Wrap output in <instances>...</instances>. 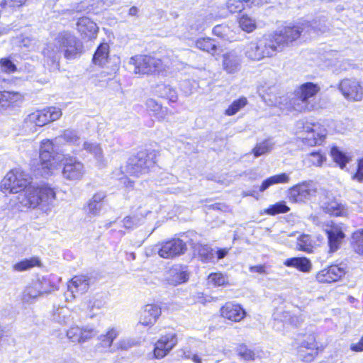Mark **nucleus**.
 Returning a JSON list of instances; mask_svg holds the SVG:
<instances>
[{
  "mask_svg": "<svg viewBox=\"0 0 363 363\" xmlns=\"http://www.w3.org/2000/svg\"><path fill=\"white\" fill-rule=\"evenodd\" d=\"M30 184V177L28 174L20 169H13L0 182V190L11 194L20 193L19 203L26 208L40 207L47 211L53 206L56 199L53 187L48 184L28 187Z\"/></svg>",
  "mask_w": 363,
  "mask_h": 363,
  "instance_id": "f257e3e1",
  "label": "nucleus"
},
{
  "mask_svg": "<svg viewBox=\"0 0 363 363\" xmlns=\"http://www.w3.org/2000/svg\"><path fill=\"white\" fill-rule=\"evenodd\" d=\"M82 52V43L72 33L62 31L57 34L53 43L47 45L43 55L47 62L51 63L52 69H58L62 55L69 60L79 57Z\"/></svg>",
  "mask_w": 363,
  "mask_h": 363,
  "instance_id": "f03ea898",
  "label": "nucleus"
},
{
  "mask_svg": "<svg viewBox=\"0 0 363 363\" xmlns=\"http://www.w3.org/2000/svg\"><path fill=\"white\" fill-rule=\"evenodd\" d=\"M60 143H56L55 140H44L42 141L40 148V166L38 171L42 177H48L51 173L52 167L64 159V155L59 152L57 147Z\"/></svg>",
  "mask_w": 363,
  "mask_h": 363,
  "instance_id": "7ed1b4c3",
  "label": "nucleus"
},
{
  "mask_svg": "<svg viewBox=\"0 0 363 363\" xmlns=\"http://www.w3.org/2000/svg\"><path fill=\"white\" fill-rule=\"evenodd\" d=\"M155 164L156 152L155 151H140L128 158L125 171L128 174L138 177L149 173Z\"/></svg>",
  "mask_w": 363,
  "mask_h": 363,
  "instance_id": "20e7f679",
  "label": "nucleus"
},
{
  "mask_svg": "<svg viewBox=\"0 0 363 363\" xmlns=\"http://www.w3.org/2000/svg\"><path fill=\"white\" fill-rule=\"evenodd\" d=\"M319 91L318 85L313 82L301 85L296 92V97L291 101L294 109L299 112L313 110L316 106L315 97Z\"/></svg>",
  "mask_w": 363,
  "mask_h": 363,
  "instance_id": "39448f33",
  "label": "nucleus"
},
{
  "mask_svg": "<svg viewBox=\"0 0 363 363\" xmlns=\"http://www.w3.org/2000/svg\"><path fill=\"white\" fill-rule=\"evenodd\" d=\"M296 133L301 135V138L305 145L311 147L322 144L326 135V130L319 124L309 123L303 120L296 122Z\"/></svg>",
  "mask_w": 363,
  "mask_h": 363,
  "instance_id": "423d86ee",
  "label": "nucleus"
},
{
  "mask_svg": "<svg viewBox=\"0 0 363 363\" xmlns=\"http://www.w3.org/2000/svg\"><path fill=\"white\" fill-rule=\"evenodd\" d=\"M128 65L135 74H153L162 69V62L151 55H138L130 58Z\"/></svg>",
  "mask_w": 363,
  "mask_h": 363,
  "instance_id": "0eeeda50",
  "label": "nucleus"
},
{
  "mask_svg": "<svg viewBox=\"0 0 363 363\" xmlns=\"http://www.w3.org/2000/svg\"><path fill=\"white\" fill-rule=\"evenodd\" d=\"M298 357L304 362H311L318 354V345L313 333L298 334L296 339Z\"/></svg>",
  "mask_w": 363,
  "mask_h": 363,
  "instance_id": "6e6552de",
  "label": "nucleus"
},
{
  "mask_svg": "<svg viewBox=\"0 0 363 363\" xmlns=\"http://www.w3.org/2000/svg\"><path fill=\"white\" fill-rule=\"evenodd\" d=\"M302 33L303 35L306 34L303 22L298 23L296 25L286 26L274 33L282 50L286 47L292 45L301 37Z\"/></svg>",
  "mask_w": 363,
  "mask_h": 363,
  "instance_id": "1a4fd4ad",
  "label": "nucleus"
},
{
  "mask_svg": "<svg viewBox=\"0 0 363 363\" xmlns=\"http://www.w3.org/2000/svg\"><path fill=\"white\" fill-rule=\"evenodd\" d=\"M186 250V242L179 238H173L155 246L158 255L164 259H172L183 255Z\"/></svg>",
  "mask_w": 363,
  "mask_h": 363,
  "instance_id": "9d476101",
  "label": "nucleus"
},
{
  "mask_svg": "<svg viewBox=\"0 0 363 363\" xmlns=\"http://www.w3.org/2000/svg\"><path fill=\"white\" fill-rule=\"evenodd\" d=\"M62 115L61 110L56 107H48L29 114L25 119L26 123L42 127L50 122L56 121Z\"/></svg>",
  "mask_w": 363,
  "mask_h": 363,
  "instance_id": "9b49d317",
  "label": "nucleus"
},
{
  "mask_svg": "<svg viewBox=\"0 0 363 363\" xmlns=\"http://www.w3.org/2000/svg\"><path fill=\"white\" fill-rule=\"evenodd\" d=\"M62 161L65 162L63 163L64 167L62 174L65 179L78 181L83 177L85 173V168L83 163L72 157H65L64 156Z\"/></svg>",
  "mask_w": 363,
  "mask_h": 363,
  "instance_id": "f8f14e48",
  "label": "nucleus"
},
{
  "mask_svg": "<svg viewBox=\"0 0 363 363\" xmlns=\"http://www.w3.org/2000/svg\"><path fill=\"white\" fill-rule=\"evenodd\" d=\"M338 89L347 100L359 101L363 99V86L354 79H342Z\"/></svg>",
  "mask_w": 363,
  "mask_h": 363,
  "instance_id": "ddd939ff",
  "label": "nucleus"
},
{
  "mask_svg": "<svg viewBox=\"0 0 363 363\" xmlns=\"http://www.w3.org/2000/svg\"><path fill=\"white\" fill-rule=\"evenodd\" d=\"M347 267L345 263L332 264L320 271L316 279L320 283H332L339 281L347 272Z\"/></svg>",
  "mask_w": 363,
  "mask_h": 363,
  "instance_id": "4468645a",
  "label": "nucleus"
},
{
  "mask_svg": "<svg viewBox=\"0 0 363 363\" xmlns=\"http://www.w3.org/2000/svg\"><path fill=\"white\" fill-rule=\"evenodd\" d=\"M177 337L175 333H169L156 342L154 348V356L156 359L164 357L177 345Z\"/></svg>",
  "mask_w": 363,
  "mask_h": 363,
  "instance_id": "2eb2a0df",
  "label": "nucleus"
},
{
  "mask_svg": "<svg viewBox=\"0 0 363 363\" xmlns=\"http://www.w3.org/2000/svg\"><path fill=\"white\" fill-rule=\"evenodd\" d=\"M315 193V189L312 182H304L298 184L289 189V191L290 199L296 202L308 199L313 196Z\"/></svg>",
  "mask_w": 363,
  "mask_h": 363,
  "instance_id": "dca6fc26",
  "label": "nucleus"
},
{
  "mask_svg": "<svg viewBox=\"0 0 363 363\" xmlns=\"http://www.w3.org/2000/svg\"><path fill=\"white\" fill-rule=\"evenodd\" d=\"M257 42L261 53L263 55V58L273 56L277 52L282 51L279 43H278L276 35L274 33L264 35Z\"/></svg>",
  "mask_w": 363,
  "mask_h": 363,
  "instance_id": "f3484780",
  "label": "nucleus"
},
{
  "mask_svg": "<svg viewBox=\"0 0 363 363\" xmlns=\"http://www.w3.org/2000/svg\"><path fill=\"white\" fill-rule=\"evenodd\" d=\"M325 231L328 238L330 252L337 251L345 237L342 227L339 225H333Z\"/></svg>",
  "mask_w": 363,
  "mask_h": 363,
  "instance_id": "a211bd4d",
  "label": "nucleus"
},
{
  "mask_svg": "<svg viewBox=\"0 0 363 363\" xmlns=\"http://www.w3.org/2000/svg\"><path fill=\"white\" fill-rule=\"evenodd\" d=\"M220 314L226 319L238 322L245 317L246 312L240 304L228 302L220 308Z\"/></svg>",
  "mask_w": 363,
  "mask_h": 363,
  "instance_id": "6ab92c4d",
  "label": "nucleus"
},
{
  "mask_svg": "<svg viewBox=\"0 0 363 363\" xmlns=\"http://www.w3.org/2000/svg\"><path fill=\"white\" fill-rule=\"evenodd\" d=\"M242 56L236 50H231L223 55V69L229 74L238 72L241 67Z\"/></svg>",
  "mask_w": 363,
  "mask_h": 363,
  "instance_id": "aec40b11",
  "label": "nucleus"
},
{
  "mask_svg": "<svg viewBox=\"0 0 363 363\" xmlns=\"http://www.w3.org/2000/svg\"><path fill=\"white\" fill-rule=\"evenodd\" d=\"M96 332L91 328H82L78 326L71 327L67 332V337L73 342L82 343L91 338Z\"/></svg>",
  "mask_w": 363,
  "mask_h": 363,
  "instance_id": "412c9836",
  "label": "nucleus"
},
{
  "mask_svg": "<svg viewBox=\"0 0 363 363\" xmlns=\"http://www.w3.org/2000/svg\"><path fill=\"white\" fill-rule=\"evenodd\" d=\"M92 283L91 278L87 275H77L71 279L68 289L72 294L79 293L83 294L89 290Z\"/></svg>",
  "mask_w": 363,
  "mask_h": 363,
  "instance_id": "4be33fe9",
  "label": "nucleus"
},
{
  "mask_svg": "<svg viewBox=\"0 0 363 363\" xmlns=\"http://www.w3.org/2000/svg\"><path fill=\"white\" fill-rule=\"evenodd\" d=\"M77 26L79 32L84 38L91 40L96 37L99 28L90 18L87 17L79 18L77 21Z\"/></svg>",
  "mask_w": 363,
  "mask_h": 363,
  "instance_id": "5701e85b",
  "label": "nucleus"
},
{
  "mask_svg": "<svg viewBox=\"0 0 363 363\" xmlns=\"http://www.w3.org/2000/svg\"><path fill=\"white\" fill-rule=\"evenodd\" d=\"M161 315V308L155 304L146 305L141 312L140 323L145 326L153 325Z\"/></svg>",
  "mask_w": 363,
  "mask_h": 363,
  "instance_id": "b1692460",
  "label": "nucleus"
},
{
  "mask_svg": "<svg viewBox=\"0 0 363 363\" xmlns=\"http://www.w3.org/2000/svg\"><path fill=\"white\" fill-rule=\"evenodd\" d=\"M165 279L167 283L172 286L184 283L189 279V274L181 267H174L167 271Z\"/></svg>",
  "mask_w": 363,
  "mask_h": 363,
  "instance_id": "393cba45",
  "label": "nucleus"
},
{
  "mask_svg": "<svg viewBox=\"0 0 363 363\" xmlns=\"http://www.w3.org/2000/svg\"><path fill=\"white\" fill-rule=\"evenodd\" d=\"M47 292L48 290L43 287V283L40 280H36L33 281L24 290L23 300L28 302Z\"/></svg>",
  "mask_w": 363,
  "mask_h": 363,
  "instance_id": "a878e982",
  "label": "nucleus"
},
{
  "mask_svg": "<svg viewBox=\"0 0 363 363\" xmlns=\"http://www.w3.org/2000/svg\"><path fill=\"white\" fill-rule=\"evenodd\" d=\"M106 194L104 192H98L95 194L91 199L87 203V206L85 208L86 212L91 216H96L99 214L102 206L103 200L105 199Z\"/></svg>",
  "mask_w": 363,
  "mask_h": 363,
  "instance_id": "bb28decb",
  "label": "nucleus"
},
{
  "mask_svg": "<svg viewBox=\"0 0 363 363\" xmlns=\"http://www.w3.org/2000/svg\"><path fill=\"white\" fill-rule=\"evenodd\" d=\"M303 26L306 27V33H324L328 30L326 25V18L324 16L319 17L318 19H314L312 22L303 21Z\"/></svg>",
  "mask_w": 363,
  "mask_h": 363,
  "instance_id": "cd10ccee",
  "label": "nucleus"
},
{
  "mask_svg": "<svg viewBox=\"0 0 363 363\" xmlns=\"http://www.w3.org/2000/svg\"><path fill=\"white\" fill-rule=\"evenodd\" d=\"M109 45L106 43H101L96 48L92 58L94 65L103 67L108 61Z\"/></svg>",
  "mask_w": 363,
  "mask_h": 363,
  "instance_id": "c85d7f7f",
  "label": "nucleus"
},
{
  "mask_svg": "<svg viewBox=\"0 0 363 363\" xmlns=\"http://www.w3.org/2000/svg\"><path fill=\"white\" fill-rule=\"evenodd\" d=\"M286 267H295L303 272H308L311 269V261L306 257H291L284 262Z\"/></svg>",
  "mask_w": 363,
  "mask_h": 363,
  "instance_id": "c756f323",
  "label": "nucleus"
},
{
  "mask_svg": "<svg viewBox=\"0 0 363 363\" xmlns=\"http://www.w3.org/2000/svg\"><path fill=\"white\" fill-rule=\"evenodd\" d=\"M323 211L331 216H340L346 213L345 206L336 200H332L323 203Z\"/></svg>",
  "mask_w": 363,
  "mask_h": 363,
  "instance_id": "7c9ffc66",
  "label": "nucleus"
},
{
  "mask_svg": "<svg viewBox=\"0 0 363 363\" xmlns=\"http://www.w3.org/2000/svg\"><path fill=\"white\" fill-rule=\"evenodd\" d=\"M196 47L204 52L214 55L218 50V44L211 38H200L195 42Z\"/></svg>",
  "mask_w": 363,
  "mask_h": 363,
  "instance_id": "2f4dec72",
  "label": "nucleus"
},
{
  "mask_svg": "<svg viewBox=\"0 0 363 363\" xmlns=\"http://www.w3.org/2000/svg\"><path fill=\"white\" fill-rule=\"evenodd\" d=\"M289 182V177L286 173L276 174L264 179L259 186V191L263 192L269 186L277 184H285Z\"/></svg>",
  "mask_w": 363,
  "mask_h": 363,
  "instance_id": "473e14b6",
  "label": "nucleus"
},
{
  "mask_svg": "<svg viewBox=\"0 0 363 363\" xmlns=\"http://www.w3.org/2000/svg\"><path fill=\"white\" fill-rule=\"evenodd\" d=\"M55 141L56 143L62 144L65 142L76 146H79L82 142L77 132L69 129L65 130L61 135L56 137Z\"/></svg>",
  "mask_w": 363,
  "mask_h": 363,
  "instance_id": "72a5a7b5",
  "label": "nucleus"
},
{
  "mask_svg": "<svg viewBox=\"0 0 363 363\" xmlns=\"http://www.w3.org/2000/svg\"><path fill=\"white\" fill-rule=\"evenodd\" d=\"M21 94L16 91H0V108H6L21 99Z\"/></svg>",
  "mask_w": 363,
  "mask_h": 363,
  "instance_id": "f704fd0d",
  "label": "nucleus"
},
{
  "mask_svg": "<svg viewBox=\"0 0 363 363\" xmlns=\"http://www.w3.org/2000/svg\"><path fill=\"white\" fill-rule=\"evenodd\" d=\"M193 247L201 258V260L203 262H213L214 259V254L213 249L208 245H203L201 243L194 244Z\"/></svg>",
  "mask_w": 363,
  "mask_h": 363,
  "instance_id": "c9c22d12",
  "label": "nucleus"
},
{
  "mask_svg": "<svg viewBox=\"0 0 363 363\" xmlns=\"http://www.w3.org/2000/svg\"><path fill=\"white\" fill-rule=\"evenodd\" d=\"M350 243L353 250L363 256V228L357 229L352 234Z\"/></svg>",
  "mask_w": 363,
  "mask_h": 363,
  "instance_id": "e433bc0d",
  "label": "nucleus"
},
{
  "mask_svg": "<svg viewBox=\"0 0 363 363\" xmlns=\"http://www.w3.org/2000/svg\"><path fill=\"white\" fill-rule=\"evenodd\" d=\"M245 55L248 59L252 60H260L263 59V55L261 53L257 41L251 42L245 46Z\"/></svg>",
  "mask_w": 363,
  "mask_h": 363,
  "instance_id": "4c0bfd02",
  "label": "nucleus"
},
{
  "mask_svg": "<svg viewBox=\"0 0 363 363\" xmlns=\"http://www.w3.org/2000/svg\"><path fill=\"white\" fill-rule=\"evenodd\" d=\"M274 145V143L272 139H267L263 142L257 144L252 149V152L256 157L261 156L265 153L270 152Z\"/></svg>",
  "mask_w": 363,
  "mask_h": 363,
  "instance_id": "58836bf2",
  "label": "nucleus"
},
{
  "mask_svg": "<svg viewBox=\"0 0 363 363\" xmlns=\"http://www.w3.org/2000/svg\"><path fill=\"white\" fill-rule=\"evenodd\" d=\"M313 244L311 235L302 234L297 240V249L306 252L313 251Z\"/></svg>",
  "mask_w": 363,
  "mask_h": 363,
  "instance_id": "ea45409f",
  "label": "nucleus"
},
{
  "mask_svg": "<svg viewBox=\"0 0 363 363\" xmlns=\"http://www.w3.org/2000/svg\"><path fill=\"white\" fill-rule=\"evenodd\" d=\"M330 153L333 160L340 166L341 169H343L349 162L350 160L348 157L338 147H333L331 148Z\"/></svg>",
  "mask_w": 363,
  "mask_h": 363,
  "instance_id": "a19ab883",
  "label": "nucleus"
},
{
  "mask_svg": "<svg viewBox=\"0 0 363 363\" xmlns=\"http://www.w3.org/2000/svg\"><path fill=\"white\" fill-rule=\"evenodd\" d=\"M208 281L215 286H226L229 284L228 277L220 272L211 273Z\"/></svg>",
  "mask_w": 363,
  "mask_h": 363,
  "instance_id": "79ce46f5",
  "label": "nucleus"
},
{
  "mask_svg": "<svg viewBox=\"0 0 363 363\" xmlns=\"http://www.w3.org/2000/svg\"><path fill=\"white\" fill-rule=\"evenodd\" d=\"M289 210L290 208L285 201H279L275 204L269 206L264 210V212L268 215L275 216L279 213H287Z\"/></svg>",
  "mask_w": 363,
  "mask_h": 363,
  "instance_id": "37998d69",
  "label": "nucleus"
},
{
  "mask_svg": "<svg viewBox=\"0 0 363 363\" xmlns=\"http://www.w3.org/2000/svg\"><path fill=\"white\" fill-rule=\"evenodd\" d=\"M117 336L118 332L114 328H112L106 335H101L99 337L100 345L104 349H109Z\"/></svg>",
  "mask_w": 363,
  "mask_h": 363,
  "instance_id": "c03bdc74",
  "label": "nucleus"
},
{
  "mask_svg": "<svg viewBox=\"0 0 363 363\" xmlns=\"http://www.w3.org/2000/svg\"><path fill=\"white\" fill-rule=\"evenodd\" d=\"M82 146L84 150L93 154L99 162H101L103 160L102 150L99 144L96 143H91L89 142H84Z\"/></svg>",
  "mask_w": 363,
  "mask_h": 363,
  "instance_id": "a18cd8bd",
  "label": "nucleus"
},
{
  "mask_svg": "<svg viewBox=\"0 0 363 363\" xmlns=\"http://www.w3.org/2000/svg\"><path fill=\"white\" fill-rule=\"evenodd\" d=\"M247 103L245 97H240L235 100L225 110V113L227 116H233L237 113L242 108H243Z\"/></svg>",
  "mask_w": 363,
  "mask_h": 363,
  "instance_id": "49530a36",
  "label": "nucleus"
},
{
  "mask_svg": "<svg viewBox=\"0 0 363 363\" xmlns=\"http://www.w3.org/2000/svg\"><path fill=\"white\" fill-rule=\"evenodd\" d=\"M240 28L247 32H252L256 28V23L255 19L248 16L243 15L239 21Z\"/></svg>",
  "mask_w": 363,
  "mask_h": 363,
  "instance_id": "de8ad7c7",
  "label": "nucleus"
},
{
  "mask_svg": "<svg viewBox=\"0 0 363 363\" xmlns=\"http://www.w3.org/2000/svg\"><path fill=\"white\" fill-rule=\"evenodd\" d=\"M306 160L313 165L318 167L320 166L325 160V156L321 153L320 150L313 151L308 154Z\"/></svg>",
  "mask_w": 363,
  "mask_h": 363,
  "instance_id": "09e8293b",
  "label": "nucleus"
},
{
  "mask_svg": "<svg viewBox=\"0 0 363 363\" xmlns=\"http://www.w3.org/2000/svg\"><path fill=\"white\" fill-rule=\"evenodd\" d=\"M247 0H228L227 2V8L231 13H238L242 11L247 7Z\"/></svg>",
  "mask_w": 363,
  "mask_h": 363,
  "instance_id": "8fccbe9b",
  "label": "nucleus"
},
{
  "mask_svg": "<svg viewBox=\"0 0 363 363\" xmlns=\"http://www.w3.org/2000/svg\"><path fill=\"white\" fill-rule=\"evenodd\" d=\"M160 91L162 92V96L167 98L172 102H174L177 99V91L174 89L172 88L169 85H162L159 87Z\"/></svg>",
  "mask_w": 363,
  "mask_h": 363,
  "instance_id": "3c124183",
  "label": "nucleus"
},
{
  "mask_svg": "<svg viewBox=\"0 0 363 363\" xmlns=\"http://www.w3.org/2000/svg\"><path fill=\"white\" fill-rule=\"evenodd\" d=\"M237 352L245 361H253L255 359V352L248 349L245 345H239L237 348Z\"/></svg>",
  "mask_w": 363,
  "mask_h": 363,
  "instance_id": "603ef678",
  "label": "nucleus"
},
{
  "mask_svg": "<svg viewBox=\"0 0 363 363\" xmlns=\"http://www.w3.org/2000/svg\"><path fill=\"white\" fill-rule=\"evenodd\" d=\"M38 261L35 259H26L14 264L13 269L18 272H22L30 269L36 265Z\"/></svg>",
  "mask_w": 363,
  "mask_h": 363,
  "instance_id": "864d4df0",
  "label": "nucleus"
},
{
  "mask_svg": "<svg viewBox=\"0 0 363 363\" xmlns=\"http://www.w3.org/2000/svg\"><path fill=\"white\" fill-rule=\"evenodd\" d=\"M27 0H0V8L8 9V8H16L23 6Z\"/></svg>",
  "mask_w": 363,
  "mask_h": 363,
  "instance_id": "5fc2aeb1",
  "label": "nucleus"
},
{
  "mask_svg": "<svg viewBox=\"0 0 363 363\" xmlns=\"http://www.w3.org/2000/svg\"><path fill=\"white\" fill-rule=\"evenodd\" d=\"M2 71L8 73L14 72L16 70V65L9 58H3L0 60Z\"/></svg>",
  "mask_w": 363,
  "mask_h": 363,
  "instance_id": "6e6d98bb",
  "label": "nucleus"
},
{
  "mask_svg": "<svg viewBox=\"0 0 363 363\" xmlns=\"http://www.w3.org/2000/svg\"><path fill=\"white\" fill-rule=\"evenodd\" d=\"M67 312V309L66 308L62 307L57 308L52 315L53 320L61 324L65 323Z\"/></svg>",
  "mask_w": 363,
  "mask_h": 363,
  "instance_id": "4d7b16f0",
  "label": "nucleus"
},
{
  "mask_svg": "<svg viewBox=\"0 0 363 363\" xmlns=\"http://www.w3.org/2000/svg\"><path fill=\"white\" fill-rule=\"evenodd\" d=\"M73 11L77 13H89L92 10V5L90 4L89 0H84L77 4L72 9Z\"/></svg>",
  "mask_w": 363,
  "mask_h": 363,
  "instance_id": "13d9d810",
  "label": "nucleus"
},
{
  "mask_svg": "<svg viewBox=\"0 0 363 363\" xmlns=\"http://www.w3.org/2000/svg\"><path fill=\"white\" fill-rule=\"evenodd\" d=\"M104 303L105 301L103 299L102 296L96 295L89 301L88 308L91 310H93L94 308L99 309L104 306Z\"/></svg>",
  "mask_w": 363,
  "mask_h": 363,
  "instance_id": "bf43d9fd",
  "label": "nucleus"
},
{
  "mask_svg": "<svg viewBox=\"0 0 363 363\" xmlns=\"http://www.w3.org/2000/svg\"><path fill=\"white\" fill-rule=\"evenodd\" d=\"M228 32L229 28L225 25H217L213 28V33L220 38H225Z\"/></svg>",
  "mask_w": 363,
  "mask_h": 363,
  "instance_id": "052dcab7",
  "label": "nucleus"
},
{
  "mask_svg": "<svg viewBox=\"0 0 363 363\" xmlns=\"http://www.w3.org/2000/svg\"><path fill=\"white\" fill-rule=\"evenodd\" d=\"M146 105L147 108L150 111L154 112L155 113L159 110L161 109L162 105L158 104L155 99H149L146 101Z\"/></svg>",
  "mask_w": 363,
  "mask_h": 363,
  "instance_id": "680f3d73",
  "label": "nucleus"
},
{
  "mask_svg": "<svg viewBox=\"0 0 363 363\" xmlns=\"http://www.w3.org/2000/svg\"><path fill=\"white\" fill-rule=\"evenodd\" d=\"M353 178L357 179L360 182L363 181V159L358 161L357 172Z\"/></svg>",
  "mask_w": 363,
  "mask_h": 363,
  "instance_id": "e2e57ef3",
  "label": "nucleus"
},
{
  "mask_svg": "<svg viewBox=\"0 0 363 363\" xmlns=\"http://www.w3.org/2000/svg\"><path fill=\"white\" fill-rule=\"evenodd\" d=\"M247 7L251 8L252 6H262L269 2V0H247Z\"/></svg>",
  "mask_w": 363,
  "mask_h": 363,
  "instance_id": "0e129e2a",
  "label": "nucleus"
},
{
  "mask_svg": "<svg viewBox=\"0 0 363 363\" xmlns=\"http://www.w3.org/2000/svg\"><path fill=\"white\" fill-rule=\"evenodd\" d=\"M123 222V226L127 229L133 228L136 225V219L130 216L124 218Z\"/></svg>",
  "mask_w": 363,
  "mask_h": 363,
  "instance_id": "69168bd1",
  "label": "nucleus"
},
{
  "mask_svg": "<svg viewBox=\"0 0 363 363\" xmlns=\"http://www.w3.org/2000/svg\"><path fill=\"white\" fill-rule=\"evenodd\" d=\"M350 349L354 352L363 351V336L357 343H352L350 345Z\"/></svg>",
  "mask_w": 363,
  "mask_h": 363,
  "instance_id": "338daca9",
  "label": "nucleus"
},
{
  "mask_svg": "<svg viewBox=\"0 0 363 363\" xmlns=\"http://www.w3.org/2000/svg\"><path fill=\"white\" fill-rule=\"evenodd\" d=\"M167 108L165 107L161 106V109H159L155 113V116L158 118L160 121H162L165 118V117L167 115Z\"/></svg>",
  "mask_w": 363,
  "mask_h": 363,
  "instance_id": "774afa93",
  "label": "nucleus"
}]
</instances>
